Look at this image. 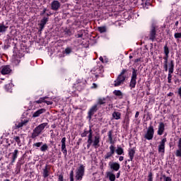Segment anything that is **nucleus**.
I'll list each match as a JSON object with an SVG mask.
<instances>
[{
	"mask_svg": "<svg viewBox=\"0 0 181 181\" xmlns=\"http://www.w3.org/2000/svg\"><path fill=\"white\" fill-rule=\"evenodd\" d=\"M97 111H98V105H95L90 109L88 112V117L89 118V119H91V118H93V116L94 115V114H95V112H97Z\"/></svg>",
	"mask_w": 181,
	"mask_h": 181,
	"instance_id": "1a4fd4ad",
	"label": "nucleus"
},
{
	"mask_svg": "<svg viewBox=\"0 0 181 181\" xmlns=\"http://www.w3.org/2000/svg\"><path fill=\"white\" fill-rule=\"evenodd\" d=\"M35 103H36V104H42V103H45V98H40V99Z\"/></svg>",
	"mask_w": 181,
	"mask_h": 181,
	"instance_id": "a19ab883",
	"label": "nucleus"
},
{
	"mask_svg": "<svg viewBox=\"0 0 181 181\" xmlns=\"http://www.w3.org/2000/svg\"><path fill=\"white\" fill-rule=\"evenodd\" d=\"M107 101V99L105 98H99L98 99V102H97V104L96 105H104V104H105Z\"/></svg>",
	"mask_w": 181,
	"mask_h": 181,
	"instance_id": "a878e982",
	"label": "nucleus"
},
{
	"mask_svg": "<svg viewBox=\"0 0 181 181\" xmlns=\"http://www.w3.org/2000/svg\"><path fill=\"white\" fill-rule=\"evenodd\" d=\"M86 172V166L81 165L76 170V180H83V176Z\"/></svg>",
	"mask_w": 181,
	"mask_h": 181,
	"instance_id": "20e7f679",
	"label": "nucleus"
},
{
	"mask_svg": "<svg viewBox=\"0 0 181 181\" xmlns=\"http://www.w3.org/2000/svg\"><path fill=\"white\" fill-rule=\"evenodd\" d=\"M177 148H178V149L175 152V156L177 158H181V137L178 139Z\"/></svg>",
	"mask_w": 181,
	"mask_h": 181,
	"instance_id": "aec40b11",
	"label": "nucleus"
},
{
	"mask_svg": "<svg viewBox=\"0 0 181 181\" xmlns=\"http://www.w3.org/2000/svg\"><path fill=\"white\" fill-rule=\"evenodd\" d=\"M152 176H153L152 173H149L148 176V181H153V177Z\"/></svg>",
	"mask_w": 181,
	"mask_h": 181,
	"instance_id": "de8ad7c7",
	"label": "nucleus"
},
{
	"mask_svg": "<svg viewBox=\"0 0 181 181\" xmlns=\"http://www.w3.org/2000/svg\"><path fill=\"white\" fill-rule=\"evenodd\" d=\"M128 69H122L120 74L118 75L117 79L115 81V87H119L121 84H124L125 80L127 78Z\"/></svg>",
	"mask_w": 181,
	"mask_h": 181,
	"instance_id": "f257e3e1",
	"label": "nucleus"
},
{
	"mask_svg": "<svg viewBox=\"0 0 181 181\" xmlns=\"http://www.w3.org/2000/svg\"><path fill=\"white\" fill-rule=\"evenodd\" d=\"M42 145H43V142H37V143H35L33 144V146H36L37 148H40Z\"/></svg>",
	"mask_w": 181,
	"mask_h": 181,
	"instance_id": "c03bdc74",
	"label": "nucleus"
},
{
	"mask_svg": "<svg viewBox=\"0 0 181 181\" xmlns=\"http://www.w3.org/2000/svg\"><path fill=\"white\" fill-rule=\"evenodd\" d=\"M139 117V112H136L135 115V118H138Z\"/></svg>",
	"mask_w": 181,
	"mask_h": 181,
	"instance_id": "bf43d9fd",
	"label": "nucleus"
},
{
	"mask_svg": "<svg viewBox=\"0 0 181 181\" xmlns=\"http://www.w3.org/2000/svg\"><path fill=\"white\" fill-rule=\"evenodd\" d=\"M75 36H76V37H77V38L81 37L83 36V33H81V34H77V35H76Z\"/></svg>",
	"mask_w": 181,
	"mask_h": 181,
	"instance_id": "603ef678",
	"label": "nucleus"
},
{
	"mask_svg": "<svg viewBox=\"0 0 181 181\" xmlns=\"http://www.w3.org/2000/svg\"><path fill=\"white\" fill-rule=\"evenodd\" d=\"M134 57H132V55L129 56V59H133Z\"/></svg>",
	"mask_w": 181,
	"mask_h": 181,
	"instance_id": "69168bd1",
	"label": "nucleus"
},
{
	"mask_svg": "<svg viewBox=\"0 0 181 181\" xmlns=\"http://www.w3.org/2000/svg\"><path fill=\"white\" fill-rule=\"evenodd\" d=\"M164 181H172V178L170 177H167L166 175H163Z\"/></svg>",
	"mask_w": 181,
	"mask_h": 181,
	"instance_id": "a18cd8bd",
	"label": "nucleus"
},
{
	"mask_svg": "<svg viewBox=\"0 0 181 181\" xmlns=\"http://www.w3.org/2000/svg\"><path fill=\"white\" fill-rule=\"evenodd\" d=\"M116 153L118 155H124V148L120 146H118L117 148L115 150Z\"/></svg>",
	"mask_w": 181,
	"mask_h": 181,
	"instance_id": "72a5a7b5",
	"label": "nucleus"
},
{
	"mask_svg": "<svg viewBox=\"0 0 181 181\" xmlns=\"http://www.w3.org/2000/svg\"><path fill=\"white\" fill-rule=\"evenodd\" d=\"M169 53H170L169 47H168V45H165L164 46V54L165 56H169Z\"/></svg>",
	"mask_w": 181,
	"mask_h": 181,
	"instance_id": "e433bc0d",
	"label": "nucleus"
},
{
	"mask_svg": "<svg viewBox=\"0 0 181 181\" xmlns=\"http://www.w3.org/2000/svg\"><path fill=\"white\" fill-rule=\"evenodd\" d=\"M58 176V181H64V177L63 176V174L57 175Z\"/></svg>",
	"mask_w": 181,
	"mask_h": 181,
	"instance_id": "37998d69",
	"label": "nucleus"
},
{
	"mask_svg": "<svg viewBox=\"0 0 181 181\" xmlns=\"http://www.w3.org/2000/svg\"><path fill=\"white\" fill-rule=\"evenodd\" d=\"M101 139V137L100 136V134L95 135L93 138L92 145L94 148H98L100 147V141Z\"/></svg>",
	"mask_w": 181,
	"mask_h": 181,
	"instance_id": "f8f14e48",
	"label": "nucleus"
},
{
	"mask_svg": "<svg viewBox=\"0 0 181 181\" xmlns=\"http://www.w3.org/2000/svg\"><path fill=\"white\" fill-rule=\"evenodd\" d=\"M49 22V17H43L42 19L40 21V30L42 32L43 29H45V26L46 25V23Z\"/></svg>",
	"mask_w": 181,
	"mask_h": 181,
	"instance_id": "dca6fc26",
	"label": "nucleus"
},
{
	"mask_svg": "<svg viewBox=\"0 0 181 181\" xmlns=\"http://www.w3.org/2000/svg\"><path fill=\"white\" fill-rule=\"evenodd\" d=\"M0 72L3 76H6V74L12 73V69H11L9 65H4L0 68Z\"/></svg>",
	"mask_w": 181,
	"mask_h": 181,
	"instance_id": "6e6552de",
	"label": "nucleus"
},
{
	"mask_svg": "<svg viewBox=\"0 0 181 181\" xmlns=\"http://www.w3.org/2000/svg\"><path fill=\"white\" fill-rule=\"evenodd\" d=\"M98 32H100V33H105V32H107V27L106 26L98 27Z\"/></svg>",
	"mask_w": 181,
	"mask_h": 181,
	"instance_id": "f704fd0d",
	"label": "nucleus"
},
{
	"mask_svg": "<svg viewBox=\"0 0 181 181\" xmlns=\"http://www.w3.org/2000/svg\"><path fill=\"white\" fill-rule=\"evenodd\" d=\"M178 94L180 97H181V86L180 87V88H178Z\"/></svg>",
	"mask_w": 181,
	"mask_h": 181,
	"instance_id": "4d7b16f0",
	"label": "nucleus"
},
{
	"mask_svg": "<svg viewBox=\"0 0 181 181\" xmlns=\"http://www.w3.org/2000/svg\"><path fill=\"white\" fill-rule=\"evenodd\" d=\"M179 25V21L175 22V26H177Z\"/></svg>",
	"mask_w": 181,
	"mask_h": 181,
	"instance_id": "e2e57ef3",
	"label": "nucleus"
},
{
	"mask_svg": "<svg viewBox=\"0 0 181 181\" xmlns=\"http://www.w3.org/2000/svg\"><path fill=\"white\" fill-rule=\"evenodd\" d=\"M163 59H164L163 67L165 69V71H168V60L169 59V55H165L163 57Z\"/></svg>",
	"mask_w": 181,
	"mask_h": 181,
	"instance_id": "bb28decb",
	"label": "nucleus"
},
{
	"mask_svg": "<svg viewBox=\"0 0 181 181\" xmlns=\"http://www.w3.org/2000/svg\"><path fill=\"white\" fill-rule=\"evenodd\" d=\"M113 131L110 130L107 133V136H108V139L110 141V144H111L112 145H114L115 144V141H114V140L112 139V134H113Z\"/></svg>",
	"mask_w": 181,
	"mask_h": 181,
	"instance_id": "b1692460",
	"label": "nucleus"
},
{
	"mask_svg": "<svg viewBox=\"0 0 181 181\" xmlns=\"http://www.w3.org/2000/svg\"><path fill=\"white\" fill-rule=\"evenodd\" d=\"M18 153H19V151L18 149L14 150V152L12 153L11 163H15V160H16V158H18Z\"/></svg>",
	"mask_w": 181,
	"mask_h": 181,
	"instance_id": "393cba45",
	"label": "nucleus"
},
{
	"mask_svg": "<svg viewBox=\"0 0 181 181\" xmlns=\"http://www.w3.org/2000/svg\"><path fill=\"white\" fill-rule=\"evenodd\" d=\"M112 118L114 119H121V113L119 112H114L112 113Z\"/></svg>",
	"mask_w": 181,
	"mask_h": 181,
	"instance_id": "2f4dec72",
	"label": "nucleus"
},
{
	"mask_svg": "<svg viewBox=\"0 0 181 181\" xmlns=\"http://www.w3.org/2000/svg\"><path fill=\"white\" fill-rule=\"evenodd\" d=\"M119 160L120 162H122V160H124V156H120V157L119 158Z\"/></svg>",
	"mask_w": 181,
	"mask_h": 181,
	"instance_id": "13d9d810",
	"label": "nucleus"
},
{
	"mask_svg": "<svg viewBox=\"0 0 181 181\" xmlns=\"http://www.w3.org/2000/svg\"><path fill=\"white\" fill-rule=\"evenodd\" d=\"M106 175L107 177H108L110 181H115V175H114V173L111 172H107L106 173Z\"/></svg>",
	"mask_w": 181,
	"mask_h": 181,
	"instance_id": "cd10ccee",
	"label": "nucleus"
},
{
	"mask_svg": "<svg viewBox=\"0 0 181 181\" xmlns=\"http://www.w3.org/2000/svg\"><path fill=\"white\" fill-rule=\"evenodd\" d=\"M180 76L181 77V69L180 70Z\"/></svg>",
	"mask_w": 181,
	"mask_h": 181,
	"instance_id": "774afa93",
	"label": "nucleus"
},
{
	"mask_svg": "<svg viewBox=\"0 0 181 181\" xmlns=\"http://www.w3.org/2000/svg\"><path fill=\"white\" fill-rule=\"evenodd\" d=\"M4 181H11L9 179H6Z\"/></svg>",
	"mask_w": 181,
	"mask_h": 181,
	"instance_id": "338daca9",
	"label": "nucleus"
},
{
	"mask_svg": "<svg viewBox=\"0 0 181 181\" xmlns=\"http://www.w3.org/2000/svg\"><path fill=\"white\" fill-rule=\"evenodd\" d=\"M172 74H173V72L168 71V83H172Z\"/></svg>",
	"mask_w": 181,
	"mask_h": 181,
	"instance_id": "4c0bfd02",
	"label": "nucleus"
},
{
	"mask_svg": "<svg viewBox=\"0 0 181 181\" xmlns=\"http://www.w3.org/2000/svg\"><path fill=\"white\" fill-rule=\"evenodd\" d=\"M159 29V27L155 24H152L148 37L149 40H151V42H155V39H156V32H158V30Z\"/></svg>",
	"mask_w": 181,
	"mask_h": 181,
	"instance_id": "7ed1b4c3",
	"label": "nucleus"
},
{
	"mask_svg": "<svg viewBox=\"0 0 181 181\" xmlns=\"http://www.w3.org/2000/svg\"><path fill=\"white\" fill-rule=\"evenodd\" d=\"M44 103H45V104H47V105H52V104H53V102L47 100H45Z\"/></svg>",
	"mask_w": 181,
	"mask_h": 181,
	"instance_id": "3c124183",
	"label": "nucleus"
},
{
	"mask_svg": "<svg viewBox=\"0 0 181 181\" xmlns=\"http://www.w3.org/2000/svg\"><path fill=\"white\" fill-rule=\"evenodd\" d=\"M87 149H90V146L93 145V138L91 139V134L88 136V141H87Z\"/></svg>",
	"mask_w": 181,
	"mask_h": 181,
	"instance_id": "473e14b6",
	"label": "nucleus"
},
{
	"mask_svg": "<svg viewBox=\"0 0 181 181\" xmlns=\"http://www.w3.org/2000/svg\"><path fill=\"white\" fill-rule=\"evenodd\" d=\"M45 112H46V109H39L33 114V118H37V117H40V115H42V114H45Z\"/></svg>",
	"mask_w": 181,
	"mask_h": 181,
	"instance_id": "f3484780",
	"label": "nucleus"
},
{
	"mask_svg": "<svg viewBox=\"0 0 181 181\" xmlns=\"http://www.w3.org/2000/svg\"><path fill=\"white\" fill-rule=\"evenodd\" d=\"M42 177L44 179L49 177L50 176V165H46L44 168H42Z\"/></svg>",
	"mask_w": 181,
	"mask_h": 181,
	"instance_id": "9b49d317",
	"label": "nucleus"
},
{
	"mask_svg": "<svg viewBox=\"0 0 181 181\" xmlns=\"http://www.w3.org/2000/svg\"><path fill=\"white\" fill-rule=\"evenodd\" d=\"M120 175H121L120 172L117 173V175H116V177L118 179V177H119Z\"/></svg>",
	"mask_w": 181,
	"mask_h": 181,
	"instance_id": "052dcab7",
	"label": "nucleus"
},
{
	"mask_svg": "<svg viewBox=\"0 0 181 181\" xmlns=\"http://www.w3.org/2000/svg\"><path fill=\"white\" fill-rule=\"evenodd\" d=\"M163 132H165V124L163 122H160L157 134L158 135H163Z\"/></svg>",
	"mask_w": 181,
	"mask_h": 181,
	"instance_id": "a211bd4d",
	"label": "nucleus"
},
{
	"mask_svg": "<svg viewBox=\"0 0 181 181\" xmlns=\"http://www.w3.org/2000/svg\"><path fill=\"white\" fill-rule=\"evenodd\" d=\"M155 134V129H153V126L148 127L146 133L144 135V138L148 139V141H151L153 139V135Z\"/></svg>",
	"mask_w": 181,
	"mask_h": 181,
	"instance_id": "423d86ee",
	"label": "nucleus"
},
{
	"mask_svg": "<svg viewBox=\"0 0 181 181\" xmlns=\"http://www.w3.org/2000/svg\"><path fill=\"white\" fill-rule=\"evenodd\" d=\"M113 94L115 95H116V97H119V98H122V97H124V94L122 93V92H121V90H115L114 92H113Z\"/></svg>",
	"mask_w": 181,
	"mask_h": 181,
	"instance_id": "c756f323",
	"label": "nucleus"
},
{
	"mask_svg": "<svg viewBox=\"0 0 181 181\" xmlns=\"http://www.w3.org/2000/svg\"><path fill=\"white\" fill-rule=\"evenodd\" d=\"M98 86L95 83H93V86H91V88H97Z\"/></svg>",
	"mask_w": 181,
	"mask_h": 181,
	"instance_id": "864d4df0",
	"label": "nucleus"
},
{
	"mask_svg": "<svg viewBox=\"0 0 181 181\" xmlns=\"http://www.w3.org/2000/svg\"><path fill=\"white\" fill-rule=\"evenodd\" d=\"M42 98H45V101H46V99L49 98L47 96L42 97Z\"/></svg>",
	"mask_w": 181,
	"mask_h": 181,
	"instance_id": "0e129e2a",
	"label": "nucleus"
},
{
	"mask_svg": "<svg viewBox=\"0 0 181 181\" xmlns=\"http://www.w3.org/2000/svg\"><path fill=\"white\" fill-rule=\"evenodd\" d=\"M175 39H181V33H175L174 34Z\"/></svg>",
	"mask_w": 181,
	"mask_h": 181,
	"instance_id": "79ce46f5",
	"label": "nucleus"
},
{
	"mask_svg": "<svg viewBox=\"0 0 181 181\" xmlns=\"http://www.w3.org/2000/svg\"><path fill=\"white\" fill-rule=\"evenodd\" d=\"M62 153L64 155V157L66 158V156H67V148H66V137H63L62 141Z\"/></svg>",
	"mask_w": 181,
	"mask_h": 181,
	"instance_id": "ddd939ff",
	"label": "nucleus"
},
{
	"mask_svg": "<svg viewBox=\"0 0 181 181\" xmlns=\"http://www.w3.org/2000/svg\"><path fill=\"white\" fill-rule=\"evenodd\" d=\"M87 135H88V136H90V135L91 139L93 138V130L91 129V128H90L89 130H84V132L81 134V136L82 138H85V136H87Z\"/></svg>",
	"mask_w": 181,
	"mask_h": 181,
	"instance_id": "412c9836",
	"label": "nucleus"
},
{
	"mask_svg": "<svg viewBox=\"0 0 181 181\" xmlns=\"http://www.w3.org/2000/svg\"><path fill=\"white\" fill-rule=\"evenodd\" d=\"M8 30V26L5 25L4 23H0V33H5Z\"/></svg>",
	"mask_w": 181,
	"mask_h": 181,
	"instance_id": "c85d7f7f",
	"label": "nucleus"
},
{
	"mask_svg": "<svg viewBox=\"0 0 181 181\" xmlns=\"http://www.w3.org/2000/svg\"><path fill=\"white\" fill-rule=\"evenodd\" d=\"M99 59L100 60V62H104V59L103 58V57H100Z\"/></svg>",
	"mask_w": 181,
	"mask_h": 181,
	"instance_id": "680f3d73",
	"label": "nucleus"
},
{
	"mask_svg": "<svg viewBox=\"0 0 181 181\" xmlns=\"http://www.w3.org/2000/svg\"><path fill=\"white\" fill-rule=\"evenodd\" d=\"M110 151L107 152L105 156H104V159H105V160H108V159H111V158H112L114 156V155H115V146L114 145H111L109 147Z\"/></svg>",
	"mask_w": 181,
	"mask_h": 181,
	"instance_id": "0eeeda50",
	"label": "nucleus"
},
{
	"mask_svg": "<svg viewBox=\"0 0 181 181\" xmlns=\"http://www.w3.org/2000/svg\"><path fill=\"white\" fill-rule=\"evenodd\" d=\"M28 122H29V120L24 119V120H22L21 122L16 123L15 129H19V128H22V127H23V125H26Z\"/></svg>",
	"mask_w": 181,
	"mask_h": 181,
	"instance_id": "6ab92c4d",
	"label": "nucleus"
},
{
	"mask_svg": "<svg viewBox=\"0 0 181 181\" xmlns=\"http://www.w3.org/2000/svg\"><path fill=\"white\" fill-rule=\"evenodd\" d=\"M13 141L16 142L18 146H22V141H21V137L19 136H14Z\"/></svg>",
	"mask_w": 181,
	"mask_h": 181,
	"instance_id": "7c9ffc66",
	"label": "nucleus"
},
{
	"mask_svg": "<svg viewBox=\"0 0 181 181\" xmlns=\"http://www.w3.org/2000/svg\"><path fill=\"white\" fill-rule=\"evenodd\" d=\"M167 139L166 138L163 139L158 145V152L161 153H165V145L166 144Z\"/></svg>",
	"mask_w": 181,
	"mask_h": 181,
	"instance_id": "9d476101",
	"label": "nucleus"
},
{
	"mask_svg": "<svg viewBox=\"0 0 181 181\" xmlns=\"http://www.w3.org/2000/svg\"><path fill=\"white\" fill-rule=\"evenodd\" d=\"M47 125V123H42L39 124L37 127H36L31 134V138L33 139H35V138H37V136H39L41 134H42L43 130L45 128H46V126Z\"/></svg>",
	"mask_w": 181,
	"mask_h": 181,
	"instance_id": "f03ea898",
	"label": "nucleus"
},
{
	"mask_svg": "<svg viewBox=\"0 0 181 181\" xmlns=\"http://www.w3.org/2000/svg\"><path fill=\"white\" fill-rule=\"evenodd\" d=\"M47 149H49V146H48L47 144H43V145L40 147V151H41V152H46V151H47Z\"/></svg>",
	"mask_w": 181,
	"mask_h": 181,
	"instance_id": "c9c22d12",
	"label": "nucleus"
},
{
	"mask_svg": "<svg viewBox=\"0 0 181 181\" xmlns=\"http://www.w3.org/2000/svg\"><path fill=\"white\" fill-rule=\"evenodd\" d=\"M47 11V8H44L43 11L40 13V16H43Z\"/></svg>",
	"mask_w": 181,
	"mask_h": 181,
	"instance_id": "09e8293b",
	"label": "nucleus"
},
{
	"mask_svg": "<svg viewBox=\"0 0 181 181\" xmlns=\"http://www.w3.org/2000/svg\"><path fill=\"white\" fill-rule=\"evenodd\" d=\"M109 166H110V168L112 170H114L115 172H118V170H119V168H121V165H119V163L117 162H114V163L110 162Z\"/></svg>",
	"mask_w": 181,
	"mask_h": 181,
	"instance_id": "4468645a",
	"label": "nucleus"
},
{
	"mask_svg": "<svg viewBox=\"0 0 181 181\" xmlns=\"http://www.w3.org/2000/svg\"><path fill=\"white\" fill-rule=\"evenodd\" d=\"M85 85H78L76 87L78 90H83L84 88Z\"/></svg>",
	"mask_w": 181,
	"mask_h": 181,
	"instance_id": "8fccbe9b",
	"label": "nucleus"
},
{
	"mask_svg": "<svg viewBox=\"0 0 181 181\" xmlns=\"http://www.w3.org/2000/svg\"><path fill=\"white\" fill-rule=\"evenodd\" d=\"M139 62H141V58H138L134 60V63H138Z\"/></svg>",
	"mask_w": 181,
	"mask_h": 181,
	"instance_id": "5fc2aeb1",
	"label": "nucleus"
},
{
	"mask_svg": "<svg viewBox=\"0 0 181 181\" xmlns=\"http://www.w3.org/2000/svg\"><path fill=\"white\" fill-rule=\"evenodd\" d=\"M65 32V35H68V36H71V35H73V33L71 32V30L69 29V28H66L64 30Z\"/></svg>",
	"mask_w": 181,
	"mask_h": 181,
	"instance_id": "58836bf2",
	"label": "nucleus"
},
{
	"mask_svg": "<svg viewBox=\"0 0 181 181\" xmlns=\"http://www.w3.org/2000/svg\"><path fill=\"white\" fill-rule=\"evenodd\" d=\"M168 70L170 73L175 71V61H170V63L168 64Z\"/></svg>",
	"mask_w": 181,
	"mask_h": 181,
	"instance_id": "4be33fe9",
	"label": "nucleus"
},
{
	"mask_svg": "<svg viewBox=\"0 0 181 181\" xmlns=\"http://www.w3.org/2000/svg\"><path fill=\"white\" fill-rule=\"evenodd\" d=\"M70 181H74V170H71L70 174Z\"/></svg>",
	"mask_w": 181,
	"mask_h": 181,
	"instance_id": "ea45409f",
	"label": "nucleus"
},
{
	"mask_svg": "<svg viewBox=\"0 0 181 181\" xmlns=\"http://www.w3.org/2000/svg\"><path fill=\"white\" fill-rule=\"evenodd\" d=\"M65 53H66V54H70V53H71V48L66 47L65 49Z\"/></svg>",
	"mask_w": 181,
	"mask_h": 181,
	"instance_id": "49530a36",
	"label": "nucleus"
},
{
	"mask_svg": "<svg viewBox=\"0 0 181 181\" xmlns=\"http://www.w3.org/2000/svg\"><path fill=\"white\" fill-rule=\"evenodd\" d=\"M60 6H61L60 2L57 0H54L51 3V9L52 11H59V9L60 8Z\"/></svg>",
	"mask_w": 181,
	"mask_h": 181,
	"instance_id": "2eb2a0df",
	"label": "nucleus"
},
{
	"mask_svg": "<svg viewBox=\"0 0 181 181\" xmlns=\"http://www.w3.org/2000/svg\"><path fill=\"white\" fill-rule=\"evenodd\" d=\"M168 97H173V93L170 92V93L168 94Z\"/></svg>",
	"mask_w": 181,
	"mask_h": 181,
	"instance_id": "6e6d98bb",
	"label": "nucleus"
},
{
	"mask_svg": "<svg viewBox=\"0 0 181 181\" xmlns=\"http://www.w3.org/2000/svg\"><path fill=\"white\" fill-rule=\"evenodd\" d=\"M132 70L133 71L129 83V87H131V88H135V86H136V77L138 76V70H136L134 68L132 69Z\"/></svg>",
	"mask_w": 181,
	"mask_h": 181,
	"instance_id": "39448f33",
	"label": "nucleus"
},
{
	"mask_svg": "<svg viewBox=\"0 0 181 181\" xmlns=\"http://www.w3.org/2000/svg\"><path fill=\"white\" fill-rule=\"evenodd\" d=\"M129 159L128 160V162L133 160L134 156H135V150L134 148L129 149Z\"/></svg>",
	"mask_w": 181,
	"mask_h": 181,
	"instance_id": "5701e85b",
	"label": "nucleus"
}]
</instances>
